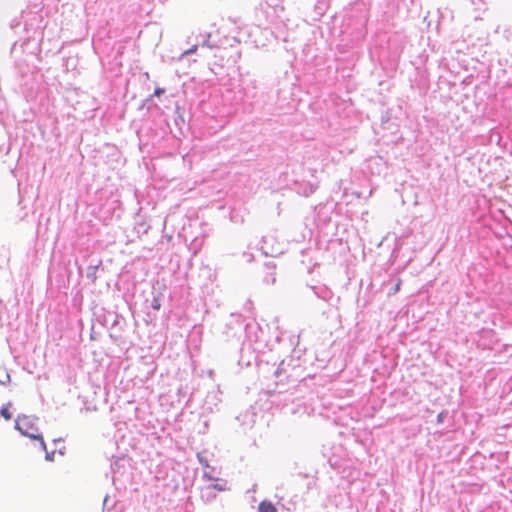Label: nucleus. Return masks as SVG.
<instances>
[{"label":"nucleus","instance_id":"0eeeda50","mask_svg":"<svg viewBox=\"0 0 512 512\" xmlns=\"http://www.w3.org/2000/svg\"><path fill=\"white\" fill-rule=\"evenodd\" d=\"M400 286H401V280H398V282L395 284V286L392 289V293L393 294L397 293L400 290Z\"/></svg>","mask_w":512,"mask_h":512},{"label":"nucleus","instance_id":"7ed1b4c3","mask_svg":"<svg viewBox=\"0 0 512 512\" xmlns=\"http://www.w3.org/2000/svg\"><path fill=\"white\" fill-rule=\"evenodd\" d=\"M11 406V402L3 405L2 408L0 409V417H3L7 421L10 420L12 418V413L10 412Z\"/></svg>","mask_w":512,"mask_h":512},{"label":"nucleus","instance_id":"423d86ee","mask_svg":"<svg viewBox=\"0 0 512 512\" xmlns=\"http://www.w3.org/2000/svg\"><path fill=\"white\" fill-rule=\"evenodd\" d=\"M164 91L165 90L163 88H156L154 90V94L153 95L156 96V97H160L164 93Z\"/></svg>","mask_w":512,"mask_h":512},{"label":"nucleus","instance_id":"9d476101","mask_svg":"<svg viewBox=\"0 0 512 512\" xmlns=\"http://www.w3.org/2000/svg\"><path fill=\"white\" fill-rule=\"evenodd\" d=\"M59 453H60V455H63L64 454L63 449H59Z\"/></svg>","mask_w":512,"mask_h":512},{"label":"nucleus","instance_id":"f257e3e1","mask_svg":"<svg viewBox=\"0 0 512 512\" xmlns=\"http://www.w3.org/2000/svg\"><path fill=\"white\" fill-rule=\"evenodd\" d=\"M37 421L38 419L34 416H18L17 419L15 420V427L22 435L34 440H39L41 448L43 450H46V443L42 435L39 433Z\"/></svg>","mask_w":512,"mask_h":512},{"label":"nucleus","instance_id":"39448f33","mask_svg":"<svg viewBox=\"0 0 512 512\" xmlns=\"http://www.w3.org/2000/svg\"><path fill=\"white\" fill-rule=\"evenodd\" d=\"M152 307L153 309L155 310H159L160 307H161V303H160V300L159 298H154L153 301H152Z\"/></svg>","mask_w":512,"mask_h":512},{"label":"nucleus","instance_id":"20e7f679","mask_svg":"<svg viewBox=\"0 0 512 512\" xmlns=\"http://www.w3.org/2000/svg\"><path fill=\"white\" fill-rule=\"evenodd\" d=\"M44 451L46 452V456H45L46 460L47 461H54L56 451L54 450V451L48 452L47 449L44 450Z\"/></svg>","mask_w":512,"mask_h":512},{"label":"nucleus","instance_id":"6e6552de","mask_svg":"<svg viewBox=\"0 0 512 512\" xmlns=\"http://www.w3.org/2000/svg\"><path fill=\"white\" fill-rule=\"evenodd\" d=\"M214 489H217L219 491H224L225 490V487L221 486V485H218V484H215L212 486Z\"/></svg>","mask_w":512,"mask_h":512},{"label":"nucleus","instance_id":"1a4fd4ad","mask_svg":"<svg viewBox=\"0 0 512 512\" xmlns=\"http://www.w3.org/2000/svg\"><path fill=\"white\" fill-rule=\"evenodd\" d=\"M276 6L278 7V5H276ZM279 9H280V11H283L284 10V6L280 5Z\"/></svg>","mask_w":512,"mask_h":512},{"label":"nucleus","instance_id":"f03ea898","mask_svg":"<svg viewBox=\"0 0 512 512\" xmlns=\"http://www.w3.org/2000/svg\"><path fill=\"white\" fill-rule=\"evenodd\" d=\"M258 511L259 512H277V509L272 502L264 500V501L260 502V504L258 506Z\"/></svg>","mask_w":512,"mask_h":512}]
</instances>
